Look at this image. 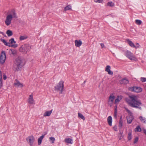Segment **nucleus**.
Masks as SVG:
<instances>
[{"instance_id":"1","label":"nucleus","mask_w":146,"mask_h":146,"mask_svg":"<svg viewBox=\"0 0 146 146\" xmlns=\"http://www.w3.org/2000/svg\"><path fill=\"white\" fill-rule=\"evenodd\" d=\"M126 102L129 106L133 108L141 109V106L142 104L140 100H138L137 97L134 95H129V98L125 99Z\"/></svg>"},{"instance_id":"2","label":"nucleus","mask_w":146,"mask_h":146,"mask_svg":"<svg viewBox=\"0 0 146 146\" xmlns=\"http://www.w3.org/2000/svg\"><path fill=\"white\" fill-rule=\"evenodd\" d=\"M25 64L24 59L23 58L19 57L15 59L13 69L15 72L20 71Z\"/></svg>"},{"instance_id":"3","label":"nucleus","mask_w":146,"mask_h":146,"mask_svg":"<svg viewBox=\"0 0 146 146\" xmlns=\"http://www.w3.org/2000/svg\"><path fill=\"white\" fill-rule=\"evenodd\" d=\"M64 81L61 80L57 85L54 87V90L56 91H59V94H62L64 91Z\"/></svg>"},{"instance_id":"4","label":"nucleus","mask_w":146,"mask_h":146,"mask_svg":"<svg viewBox=\"0 0 146 146\" xmlns=\"http://www.w3.org/2000/svg\"><path fill=\"white\" fill-rule=\"evenodd\" d=\"M31 49V45L27 44L22 45L19 48V51L20 52L25 54L27 52L29 51Z\"/></svg>"},{"instance_id":"5","label":"nucleus","mask_w":146,"mask_h":146,"mask_svg":"<svg viewBox=\"0 0 146 146\" xmlns=\"http://www.w3.org/2000/svg\"><path fill=\"white\" fill-rule=\"evenodd\" d=\"M128 90L129 91L137 93L141 92L142 91V88L137 86H133L129 87L128 88Z\"/></svg>"},{"instance_id":"6","label":"nucleus","mask_w":146,"mask_h":146,"mask_svg":"<svg viewBox=\"0 0 146 146\" xmlns=\"http://www.w3.org/2000/svg\"><path fill=\"white\" fill-rule=\"evenodd\" d=\"M127 112L129 113V115L127 117V123L130 124L134 119V117L132 113L130 111V110H126Z\"/></svg>"},{"instance_id":"7","label":"nucleus","mask_w":146,"mask_h":146,"mask_svg":"<svg viewBox=\"0 0 146 146\" xmlns=\"http://www.w3.org/2000/svg\"><path fill=\"white\" fill-rule=\"evenodd\" d=\"M6 58V53L5 51H3L1 52V55L0 57V62L3 64L5 61Z\"/></svg>"},{"instance_id":"8","label":"nucleus","mask_w":146,"mask_h":146,"mask_svg":"<svg viewBox=\"0 0 146 146\" xmlns=\"http://www.w3.org/2000/svg\"><path fill=\"white\" fill-rule=\"evenodd\" d=\"M13 18V16L11 14L7 16L5 21V23L7 25L9 26Z\"/></svg>"},{"instance_id":"9","label":"nucleus","mask_w":146,"mask_h":146,"mask_svg":"<svg viewBox=\"0 0 146 146\" xmlns=\"http://www.w3.org/2000/svg\"><path fill=\"white\" fill-rule=\"evenodd\" d=\"M26 140L28 141L30 145L32 146L35 141V139L34 136L33 135L29 136L27 138Z\"/></svg>"},{"instance_id":"10","label":"nucleus","mask_w":146,"mask_h":146,"mask_svg":"<svg viewBox=\"0 0 146 146\" xmlns=\"http://www.w3.org/2000/svg\"><path fill=\"white\" fill-rule=\"evenodd\" d=\"M125 55L131 60H132L134 58L133 54L129 50H127L125 53Z\"/></svg>"},{"instance_id":"11","label":"nucleus","mask_w":146,"mask_h":146,"mask_svg":"<svg viewBox=\"0 0 146 146\" xmlns=\"http://www.w3.org/2000/svg\"><path fill=\"white\" fill-rule=\"evenodd\" d=\"M0 40L2 42H3L4 44L5 45L7 46H8L9 47L11 46L15 48H16L18 46V45L17 44H12L10 45H9L10 43H9L7 42L5 40L3 39L2 38L0 39Z\"/></svg>"},{"instance_id":"12","label":"nucleus","mask_w":146,"mask_h":146,"mask_svg":"<svg viewBox=\"0 0 146 146\" xmlns=\"http://www.w3.org/2000/svg\"><path fill=\"white\" fill-rule=\"evenodd\" d=\"M115 97L114 96H112L111 95L109 97L108 100V103L110 105V106H111V104L113 103V101L115 99Z\"/></svg>"},{"instance_id":"13","label":"nucleus","mask_w":146,"mask_h":146,"mask_svg":"<svg viewBox=\"0 0 146 146\" xmlns=\"http://www.w3.org/2000/svg\"><path fill=\"white\" fill-rule=\"evenodd\" d=\"M129 81L126 78H124L120 81L121 84H126L128 83Z\"/></svg>"},{"instance_id":"14","label":"nucleus","mask_w":146,"mask_h":146,"mask_svg":"<svg viewBox=\"0 0 146 146\" xmlns=\"http://www.w3.org/2000/svg\"><path fill=\"white\" fill-rule=\"evenodd\" d=\"M105 71L108 72V74L110 75L113 74V72L110 70V66L109 65L106 66Z\"/></svg>"},{"instance_id":"15","label":"nucleus","mask_w":146,"mask_h":146,"mask_svg":"<svg viewBox=\"0 0 146 146\" xmlns=\"http://www.w3.org/2000/svg\"><path fill=\"white\" fill-rule=\"evenodd\" d=\"M28 102L31 104H33L34 103V101L33 98V96L32 95H30L28 99Z\"/></svg>"},{"instance_id":"16","label":"nucleus","mask_w":146,"mask_h":146,"mask_svg":"<svg viewBox=\"0 0 146 146\" xmlns=\"http://www.w3.org/2000/svg\"><path fill=\"white\" fill-rule=\"evenodd\" d=\"M75 46L78 47H80L82 44V42L80 40H76L75 41Z\"/></svg>"},{"instance_id":"17","label":"nucleus","mask_w":146,"mask_h":146,"mask_svg":"<svg viewBox=\"0 0 146 146\" xmlns=\"http://www.w3.org/2000/svg\"><path fill=\"white\" fill-rule=\"evenodd\" d=\"M9 52L11 56H15L17 54V51L13 49H11L9 50Z\"/></svg>"},{"instance_id":"18","label":"nucleus","mask_w":146,"mask_h":146,"mask_svg":"<svg viewBox=\"0 0 146 146\" xmlns=\"http://www.w3.org/2000/svg\"><path fill=\"white\" fill-rule=\"evenodd\" d=\"M45 134L42 135L38 139V145H39L41 144L42 140L44 137Z\"/></svg>"},{"instance_id":"19","label":"nucleus","mask_w":146,"mask_h":146,"mask_svg":"<svg viewBox=\"0 0 146 146\" xmlns=\"http://www.w3.org/2000/svg\"><path fill=\"white\" fill-rule=\"evenodd\" d=\"M112 117L111 116H109L108 118V124L110 126H111L112 125Z\"/></svg>"},{"instance_id":"20","label":"nucleus","mask_w":146,"mask_h":146,"mask_svg":"<svg viewBox=\"0 0 146 146\" xmlns=\"http://www.w3.org/2000/svg\"><path fill=\"white\" fill-rule=\"evenodd\" d=\"M15 81H16V82L14 83V84L15 86H17V87L21 86V87L23 86V84L20 83L17 79H16Z\"/></svg>"},{"instance_id":"21","label":"nucleus","mask_w":146,"mask_h":146,"mask_svg":"<svg viewBox=\"0 0 146 146\" xmlns=\"http://www.w3.org/2000/svg\"><path fill=\"white\" fill-rule=\"evenodd\" d=\"M127 41L128 42L129 44L131 47L133 48L135 47V46L134 44L131 41L129 40V39H127Z\"/></svg>"},{"instance_id":"22","label":"nucleus","mask_w":146,"mask_h":146,"mask_svg":"<svg viewBox=\"0 0 146 146\" xmlns=\"http://www.w3.org/2000/svg\"><path fill=\"white\" fill-rule=\"evenodd\" d=\"M72 139L70 138H66L64 139L65 142L68 143L72 144L73 143Z\"/></svg>"},{"instance_id":"23","label":"nucleus","mask_w":146,"mask_h":146,"mask_svg":"<svg viewBox=\"0 0 146 146\" xmlns=\"http://www.w3.org/2000/svg\"><path fill=\"white\" fill-rule=\"evenodd\" d=\"M52 110L46 111L43 115L44 117L49 116L52 112Z\"/></svg>"},{"instance_id":"24","label":"nucleus","mask_w":146,"mask_h":146,"mask_svg":"<svg viewBox=\"0 0 146 146\" xmlns=\"http://www.w3.org/2000/svg\"><path fill=\"white\" fill-rule=\"evenodd\" d=\"M131 134H132V131L131 130H129V132H128V134L127 137L128 140L129 141L132 138Z\"/></svg>"},{"instance_id":"25","label":"nucleus","mask_w":146,"mask_h":146,"mask_svg":"<svg viewBox=\"0 0 146 146\" xmlns=\"http://www.w3.org/2000/svg\"><path fill=\"white\" fill-rule=\"evenodd\" d=\"M6 33L8 36H11L13 35V33L12 31L10 30H8L7 31Z\"/></svg>"},{"instance_id":"26","label":"nucleus","mask_w":146,"mask_h":146,"mask_svg":"<svg viewBox=\"0 0 146 146\" xmlns=\"http://www.w3.org/2000/svg\"><path fill=\"white\" fill-rule=\"evenodd\" d=\"M71 6L70 5H67L64 7V10L65 11H66L69 10H72V9H71Z\"/></svg>"},{"instance_id":"27","label":"nucleus","mask_w":146,"mask_h":146,"mask_svg":"<svg viewBox=\"0 0 146 146\" xmlns=\"http://www.w3.org/2000/svg\"><path fill=\"white\" fill-rule=\"evenodd\" d=\"M78 116L79 118H81L83 120H85V118L84 116L82 115V114L80 113H78Z\"/></svg>"},{"instance_id":"28","label":"nucleus","mask_w":146,"mask_h":146,"mask_svg":"<svg viewBox=\"0 0 146 146\" xmlns=\"http://www.w3.org/2000/svg\"><path fill=\"white\" fill-rule=\"evenodd\" d=\"M139 119L141 121L144 123L145 122L146 119L145 118L143 117L140 116L139 117Z\"/></svg>"},{"instance_id":"29","label":"nucleus","mask_w":146,"mask_h":146,"mask_svg":"<svg viewBox=\"0 0 146 146\" xmlns=\"http://www.w3.org/2000/svg\"><path fill=\"white\" fill-rule=\"evenodd\" d=\"M107 5L108 6L112 7L114 6V3L112 2H109L107 3Z\"/></svg>"},{"instance_id":"30","label":"nucleus","mask_w":146,"mask_h":146,"mask_svg":"<svg viewBox=\"0 0 146 146\" xmlns=\"http://www.w3.org/2000/svg\"><path fill=\"white\" fill-rule=\"evenodd\" d=\"M28 37L26 36H21L20 37V40H22L27 38Z\"/></svg>"},{"instance_id":"31","label":"nucleus","mask_w":146,"mask_h":146,"mask_svg":"<svg viewBox=\"0 0 146 146\" xmlns=\"http://www.w3.org/2000/svg\"><path fill=\"white\" fill-rule=\"evenodd\" d=\"M136 23L139 25H140L142 23V21L141 20L138 19H137L135 21Z\"/></svg>"},{"instance_id":"32","label":"nucleus","mask_w":146,"mask_h":146,"mask_svg":"<svg viewBox=\"0 0 146 146\" xmlns=\"http://www.w3.org/2000/svg\"><path fill=\"white\" fill-rule=\"evenodd\" d=\"M10 43L11 44L15 43L16 42L14 40V38H11L9 40Z\"/></svg>"},{"instance_id":"33","label":"nucleus","mask_w":146,"mask_h":146,"mask_svg":"<svg viewBox=\"0 0 146 146\" xmlns=\"http://www.w3.org/2000/svg\"><path fill=\"white\" fill-rule=\"evenodd\" d=\"M50 139V141L52 143H54V141L55 140V139L54 137H51L49 138Z\"/></svg>"},{"instance_id":"34","label":"nucleus","mask_w":146,"mask_h":146,"mask_svg":"<svg viewBox=\"0 0 146 146\" xmlns=\"http://www.w3.org/2000/svg\"><path fill=\"white\" fill-rule=\"evenodd\" d=\"M136 131L137 132H140L141 131V128L139 126H137L135 128Z\"/></svg>"},{"instance_id":"35","label":"nucleus","mask_w":146,"mask_h":146,"mask_svg":"<svg viewBox=\"0 0 146 146\" xmlns=\"http://www.w3.org/2000/svg\"><path fill=\"white\" fill-rule=\"evenodd\" d=\"M123 125V121H119L118 127L121 128Z\"/></svg>"},{"instance_id":"36","label":"nucleus","mask_w":146,"mask_h":146,"mask_svg":"<svg viewBox=\"0 0 146 146\" xmlns=\"http://www.w3.org/2000/svg\"><path fill=\"white\" fill-rule=\"evenodd\" d=\"M121 99H119L118 97L115 100V104H116L117 103H118L120 101V100H121Z\"/></svg>"},{"instance_id":"37","label":"nucleus","mask_w":146,"mask_h":146,"mask_svg":"<svg viewBox=\"0 0 146 146\" xmlns=\"http://www.w3.org/2000/svg\"><path fill=\"white\" fill-rule=\"evenodd\" d=\"M117 110H115L114 113V117L115 118H116L117 117Z\"/></svg>"},{"instance_id":"38","label":"nucleus","mask_w":146,"mask_h":146,"mask_svg":"<svg viewBox=\"0 0 146 146\" xmlns=\"http://www.w3.org/2000/svg\"><path fill=\"white\" fill-rule=\"evenodd\" d=\"M140 80L141 81L143 82L146 81V78L144 77H141L140 78Z\"/></svg>"},{"instance_id":"39","label":"nucleus","mask_w":146,"mask_h":146,"mask_svg":"<svg viewBox=\"0 0 146 146\" xmlns=\"http://www.w3.org/2000/svg\"><path fill=\"white\" fill-rule=\"evenodd\" d=\"M94 2L96 3H102L103 0H94Z\"/></svg>"},{"instance_id":"40","label":"nucleus","mask_w":146,"mask_h":146,"mask_svg":"<svg viewBox=\"0 0 146 146\" xmlns=\"http://www.w3.org/2000/svg\"><path fill=\"white\" fill-rule=\"evenodd\" d=\"M13 17H14L15 18H17V15H16V14L15 13V11L13 12Z\"/></svg>"},{"instance_id":"41","label":"nucleus","mask_w":146,"mask_h":146,"mask_svg":"<svg viewBox=\"0 0 146 146\" xmlns=\"http://www.w3.org/2000/svg\"><path fill=\"white\" fill-rule=\"evenodd\" d=\"M138 139L139 138L137 137H136L135 139V140L134 141V143H137L138 141Z\"/></svg>"},{"instance_id":"42","label":"nucleus","mask_w":146,"mask_h":146,"mask_svg":"<svg viewBox=\"0 0 146 146\" xmlns=\"http://www.w3.org/2000/svg\"><path fill=\"white\" fill-rule=\"evenodd\" d=\"M136 46H135V48H139L140 45L138 43H136Z\"/></svg>"},{"instance_id":"43","label":"nucleus","mask_w":146,"mask_h":146,"mask_svg":"<svg viewBox=\"0 0 146 146\" xmlns=\"http://www.w3.org/2000/svg\"><path fill=\"white\" fill-rule=\"evenodd\" d=\"M2 80H0V89H1L3 86Z\"/></svg>"},{"instance_id":"44","label":"nucleus","mask_w":146,"mask_h":146,"mask_svg":"<svg viewBox=\"0 0 146 146\" xmlns=\"http://www.w3.org/2000/svg\"><path fill=\"white\" fill-rule=\"evenodd\" d=\"M0 80H2L1 72L0 70Z\"/></svg>"},{"instance_id":"45","label":"nucleus","mask_w":146,"mask_h":146,"mask_svg":"<svg viewBox=\"0 0 146 146\" xmlns=\"http://www.w3.org/2000/svg\"><path fill=\"white\" fill-rule=\"evenodd\" d=\"M102 48H104V45L103 43H101L100 44Z\"/></svg>"},{"instance_id":"46","label":"nucleus","mask_w":146,"mask_h":146,"mask_svg":"<svg viewBox=\"0 0 146 146\" xmlns=\"http://www.w3.org/2000/svg\"><path fill=\"white\" fill-rule=\"evenodd\" d=\"M113 128L114 129V130L115 131H117V127L116 126H114L113 127Z\"/></svg>"},{"instance_id":"47","label":"nucleus","mask_w":146,"mask_h":146,"mask_svg":"<svg viewBox=\"0 0 146 146\" xmlns=\"http://www.w3.org/2000/svg\"><path fill=\"white\" fill-rule=\"evenodd\" d=\"M123 138V136L122 135H121L119 137V140H121V139H122Z\"/></svg>"},{"instance_id":"48","label":"nucleus","mask_w":146,"mask_h":146,"mask_svg":"<svg viewBox=\"0 0 146 146\" xmlns=\"http://www.w3.org/2000/svg\"><path fill=\"white\" fill-rule=\"evenodd\" d=\"M123 133V132L122 131H120V130L119 131V134L120 135H122V134Z\"/></svg>"},{"instance_id":"49","label":"nucleus","mask_w":146,"mask_h":146,"mask_svg":"<svg viewBox=\"0 0 146 146\" xmlns=\"http://www.w3.org/2000/svg\"><path fill=\"white\" fill-rule=\"evenodd\" d=\"M122 118V116H121L120 118L119 121H123Z\"/></svg>"},{"instance_id":"50","label":"nucleus","mask_w":146,"mask_h":146,"mask_svg":"<svg viewBox=\"0 0 146 146\" xmlns=\"http://www.w3.org/2000/svg\"><path fill=\"white\" fill-rule=\"evenodd\" d=\"M3 78L4 80H6L7 78L6 76V75H4Z\"/></svg>"},{"instance_id":"51","label":"nucleus","mask_w":146,"mask_h":146,"mask_svg":"<svg viewBox=\"0 0 146 146\" xmlns=\"http://www.w3.org/2000/svg\"><path fill=\"white\" fill-rule=\"evenodd\" d=\"M0 33L2 34L3 35L5 36H6L5 35H4V34L3 32L0 31Z\"/></svg>"},{"instance_id":"52","label":"nucleus","mask_w":146,"mask_h":146,"mask_svg":"<svg viewBox=\"0 0 146 146\" xmlns=\"http://www.w3.org/2000/svg\"><path fill=\"white\" fill-rule=\"evenodd\" d=\"M143 132L146 135V129H144L143 130Z\"/></svg>"},{"instance_id":"53","label":"nucleus","mask_w":146,"mask_h":146,"mask_svg":"<svg viewBox=\"0 0 146 146\" xmlns=\"http://www.w3.org/2000/svg\"><path fill=\"white\" fill-rule=\"evenodd\" d=\"M114 110H117V106L116 105L114 107Z\"/></svg>"},{"instance_id":"54","label":"nucleus","mask_w":146,"mask_h":146,"mask_svg":"<svg viewBox=\"0 0 146 146\" xmlns=\"http://www.w3.org/2000/svg\"><path fill=\"white\" fill-rule=\"evenodd\" d=\"M86 81H84V82L83 83H84V84H85V83H86Z\"/></svg>"},{"instance_id":"55","label":"nucleus","mask_w":146,"mask_h":146,"mask_svg":"<svg viewBox=\"0 0 146 146\" xmlns=\"http://www.w3.org/2000/svg\"><path fill=\"white\" fill-rule=\"evenodd\" d=\"M125 110H128V109H125Z\"/></svg>"},{"instance_id":"56","label":"nucleus","mask_w":146,"mask_h":146,"mask_svg":"<svg viewBox=\"0 0 146 146\" xmlns=\"http://www.w3.org/2000/svg\"><path fill=\"white\" fill-rule=\"evenodd\" d=\"M145 86L146 87V85H145Z\"/></svg>"}]
</instances>
